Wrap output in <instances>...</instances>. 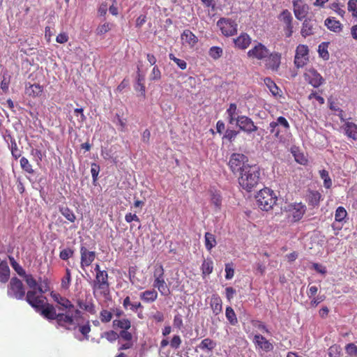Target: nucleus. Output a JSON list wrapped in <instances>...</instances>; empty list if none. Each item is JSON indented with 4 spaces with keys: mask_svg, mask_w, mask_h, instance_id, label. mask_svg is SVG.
Masks as SVG:
<instances>
[{
    "mask_svg": "<svg viewBox=\"0 0 357 357\" xmlns=\"http://www.w3.org/2000/svg\"><path fill=\"white\" fill-rule=\"evenodd\" d=\"M50 296L53 301L59 305V310L61 312L56 313L55 307L53 318H47L49 321L55 320L57 327L68 331H75L77 327V319L82 317V312L79 309H75L73 303L66 297L60 294L52 291Z\"/></svg>",
    "mask_w": 357,
    "mask_h": 357,
    "instance_id": "nucleus-1",
    "label": "nucleus"
},
{
    "mask_svg": "<svg viewBox=\"0 0 357 357\" xmlns=\"http://www.w3.org/2000/svg\"><path fill=\"white\" fill-rule=\"evenodd\" d=\"M25 295L26 301L40 315L45 319L53 318L54 316V305L49 303H45L42 296L37 295L36 289L29 290Z\"/></svg>",
    "mask_w": 357,
    "mask_h": 357,
    "instance_id": "nucleus-2",
    "label": "nucleus"
},
{
    "mask_svg": "<svg viewBox=\"0 0 357 357\" xmlns=\"http://www.w3.org/2000/svg\"><path fill=\"white\" fill-rule=\"evenodd\" d=\"M260 171L257 165H250L243 169L238 178L240 186L247 192H251L259 183Z\"/></svg>",
    "mask_w": 357,
    "mask_h": 357,
    "instance_id": "nucleus-3",
    "label": "nucleus"
},
{
    "mask_svg": "<svg viewBox=\"0 0 357 357\" xmlns=\"http://www.w3.org/2000/svg\"><path fill=\"white\" fill-rule=\"evenodd\" d=\"M255 198L259 208L266 211L271 210L278 200L274 192L268 188L260 190Z\"/></svg>",
    "mask_w": 357,
    "mask_h": 357,
    "instance_id": "nucleus-4",
    "label": "nucleus"
},
{
    "mask_svg": "<svg viewBox=\"0 0 357 357\" xmlns=\"http://www.w3.org/2000/svg\"><path fill=\"white\" fill-rule=\"evenodd\" d=\"M153 277V287L158 289L160 294L163 296L170 294V289L165 280V271L161 264L155 268Z\"/></svg>",
    "mask_w": 357,
    "mask_h": 357,
    "instance_id": "nucleus-5",
    "label": "nucleus"
},
{
    "mask_svg": "<svg viewBox=\"0 0 357 357\" xmlns=\"http://www.w3.org/2000/svg\"><path fill=\"white\" fill-rule=\"evenodd\" d=\"M290 128L288 121L284 116H279L276 121L269 124V131L275 138L282 139L283 132H287Z\"/></svg>",
    "mask_w": 357,
    "mask_h": 357,
    "instance_id": "nucleus-6",
    "label": "nucleus"
},
{
    "mask_svg": "<svg viewBox=\"0 0 357 357\" xmlns=\"http://www.w3.org/2000/svg\"><path fill=\"white\" fill-rule=\"evenodd\" d=\"M248 162V159L246 155L243 153H234L231 155L228 165L230 170L234 174H236L237 172H241L243 169L250 165Z\"/></svg>",
    "mask_w": 357,
    "mask_h": 357,
    "instance_id": "nucleus-7",
    "label": "nucleus"
},
{
    "mask_svg": "<svg viewBox=\"0 0 357 357\" xmlns=\"http://www.w3.org/2000/svg\"><path fill=\"white\" fill-rule=\"evenodd\" d=\"M7 294L11 298L22 300L26 294L22 282L16 277L12 278L8 285Z\"/></svg>",
    "mask_w": 357,
    "mask_h": 357,
    "instance_id": "nucleus-8",
    "label": "nucleus"
},
{
    "mask_svg": "<svg viewBox=\"0 0 357 357\" xmlns=\"http://www.w3.org/2000/svg\"><path fill=\"white\" fill-rule=\"evenodd\" d=\"M306 209V206L302 202H294L287 206L286 211L289 213V217L291 218V221L296 222L302 219Z\"/></svg>",
    "mask_w": 357,
    "mask_h": 357,
    "instance_id": "nucleus-9",
    "label": "nucleus"
},
{
    "mask_svg": "<svg viewBox=\"0 0 357 357\" xmlns=\"http://www.w3.org/2000/svg\"><path fill=\"white\" fill-rule=\"evenodd\" d=\"M93 290H99L100 293L105 294L109 291V283L108 281V273L107 271L96 275L95 279L91 284Z\"/></svg>",
    "mask_w": 357,
    "mask_h": 357,
    "instance_id": "nucleus-10",
    "label": "nucleus"
},
{
    "mask_svg": "<svg viewBox=\"0 0 357 357\" xmlns=\"http://www.w3.org/2000/svg\"><path fill=\"white\" fill-rule=\"evenodd\" d=\"M217 26L225 36H233L237 32V24L230 19L220 18L217 22Z\"/></svg>",
    "mask_w": 357,
    "mask_h": 357,
    "instance_id": "nucleus-11",
    "label": "nucleus"
},
{
    "mask_svg": "<svg viewBox=\"0 0 357 357\" xmlns=\"http://www.w3.org/2000/svg\"><path fill=\"white\" fill-rule=\"evenodd\" d=\"M304 79L314 88H318L324 82L323 77L314 68H307L303 74Z\"/></svg>",
    "mask_w": 357,
    "mask_h": 357,
    "instance_id": "nucleus-12",
    "label": "nucleus"
},
{
    "mask_svg": "<svg viewBox=\"0 0 357 357\" xmlns=\"http://www.w3.org/2000/svg\"><path fill=\"white\" fill-rule=\"evenodd\" d=\"M308 47L305 45H298L296 50L294 64L298 68H303L308 61Z\"/></svg>",
    "mask_w": 357,
    "mask_h": 357,
    "instance_id": "nucleus-13",
    "label": "nucleus"
},
{
    "mask_svg": "<svg viewBox=\"0 0 357 357\" xmlns=\"http://www.w3.org/2000/svg\"><path fill=\"white\" fill-rule=\"evenodd\" d=\"M269 52L264 45L258 43L248 52V56L257 60H264L268 56Z\"/></svg>",
    "mask_w": 357,
    "mask_h": 357,
    "instance_id": "nucleus-14",
    "label": "nucleus"
},
{
    "mask_svg": "<svg viewBox=\"0 0 357 357\" xmlns=\"http://www.w3.org/2000/svg\"><path fill=\"white\" fill-rule=\"evenodd\" d=\"M278 19L280 22L285 24L284 31L286 37H291L294 31L292 24L293 17L290 11H289L287 9L282 10V13L279 15Z\"/></svg>",
    "mask_w": 357,
    "mask_h": 357,
    "instance_id": "nucleus-15",
    "label": "nucleus"
},
{
    "mask_svg": "<svg viewBox=\"0 0 357 357\" xmlns=\"http://www.w3.org/2000/svg\"><path fill=\"white\" fill-rule=\"evenodd\" d=\"M236 121L239 128L247 133H252L257 130V127L253 121L246 116H237Z\"/></svg>",
    "mask_w": 357,
    "mask_h": 357,
    "instance_id": "nucleus-16",
    "label": "nucleus"
},
{
    "mask_svg": "<svg viewBox=\"0 0 357 357\" xmlns=\"http://www.w3.org/2000/svg\"><path fill=\"white\" fill-rule=\"evenodd\" d=\"M96 254L89 250L84 245L80 246V266L82 268L89 267L95 260Z\"/></svg>",
    "mask_w": 357,
    "mask_h": 357,
    "instance_id": "nucleus-17",
    "label": "nucleus"
},
{
    "mask_svg": "<svg viewBox=\"0 0 357 357\" xmlns=\"http://www.w3.org/2000/svg\"><path fill=\"white\" fill-rule=\"evenodd\" d=\"M292 3L296 18L298 20H302L308 13V6L303 0H293Z\"/></svg>",
    "mask_w": 357,
    "mask_h": 357,
    "instance_id": "nucleus-18",
    "label": "nucleus"
},
{
    "mask_svg": "<svg viewBox=\"0 0 357 357\" xmlns=\"http://www.w3.org/2000/svg\"><path fill=\"white\" fill-rule=\"evenodd\" d=\"M253 343L257 349H261L265 352L272 351L274 349L273 344L260 334H257L254 336Z\"/></svg>",
    "mask_w": 357,
    "mask_h": 357,
    "instance_id": "nucleus-19",
    "label": "nucleus"
},
{
    "mask_svg": "<svg viewBox=\"0 0 357 357\" xmlns=\"http://www.w3.org/2000/svg\"><path fill=\"white\" fill-rule=\"evenodd\" d=\"M281 54L278 52H269L268 56L265 59L266 68L272 71H278L280 65Z\"/></svg>",
    "mask_w": 357,
    "mask_h": 357,
    "instance_id": "nucleus-20",
    "label": "nucleus"
},
{
    "mask_svg": "<svg viewBox=\"0 0 357 357\" xmlns=\"http://www.w3.org/2000/svg\"><path fill=\"white\" fill-rule=\"evenodd\" d=\"M347 216V212L343 206H338L335 213V222L333 223L332 227L333 229L340 230L342 227L343 223L345 222V219Z\"/></svg>",
    "mask_w": 357,
    "mask_h": 357,
    "instance_id": "nucleus-21",
    "label": "nucleus"
},
{
    "mask_svg": "<svg viewBox=\"0 0 357 357\" xmlns=\"http://www.w3.org/2000/svg\"><path fill=\"white\" fill-rule=\"evenodd\" d=\"M322 199L321 192L317 190H309L307 194L306 201L309 206L313 208L317 207L319 205L320 201Z\"/></svg>",
    "mask_w": 357,
    "mask_h": 357,
    "instance_id": "nucleus-22",
    "label": "nucleus"
},
{
    "mask_svg": "<svg viewBox=\"0 0 357 357\" xmlns=\"http://www.w3.org/2000/svg\"><path fill=\"white\" fill-rule=\"evenodd\" d=\"M210 307L214 315H218L222 312V302L221 298L216 294L211 296Z\"/></svg>",
    "mask_w": 357,
    "mask_h": 357,
    "instance_id": "nucleus-23",
    "label": "nucleus"
},
{
    "mask_svg": "<svg viewBox=\"0 0 357 357\" xmlns=\"http://www.w3.org/2000/svg\"><path fill=\"white\" fill-rule=\"evenodd\" d=\"M324 25L328 28V29L335 33H340L343 29L342 23L333 17L326 18L324 21Z\"/></svg>",
    "mask_w": 357,
    "mask_h": 357,
    "instance_id": "nucleus-24",
    "label": "nucleus"
},
{
    "mask_svg": "<svg viewBox=\"0 0 357 357\" xmlns=\"http://www.w3.org/2000/svg\"><path fill=\"white\" fill-rule=\"evenodd\" d=\"M342 128L344 130V134L354 140L357 139V125L354 122L344 121Z\"/></svg>",
    "mask_w": 357,
    "mask_h": 357,
    "instance_id": "nucleus-25",
    "label": "nucleus"
},
{
    "mask_svg": "<svg viewBox=\"0 0 357 357\" xmlns=\"http://www.w3.org/2000/svg\"><path fill=\"white\" fill-rule=\"evenodd\" d=\"M43 91V86L39 84H30L28 83L25 86V93L29 96L36 98L42 94Z\"/></svg>",
    "mask_w": 357,
    "mask_h": 357,
    "instance_id": "nucleus-26",
    "label": "nucleus"
},
{
    "mask_svg": "<svg viewBox=\"0 0 357 357\" xmlns=\"http://www.w3.org/2000/svg\"><path fill=\"white\" fill-rule=\"evenodd\" d=\"M236 47L241 50H245L251 43V38L246 33H242L234 40Z\"/></svg>",
    "mask_w": 357,
    "mask_h": 357,
    "instance_id": "nucleus-27",
    "label": "nucleus"
},
{
    "mask_svg": "<svg viewBox=\"0 0 357 357\" xmlns=\"http://www.w3.org/2000/svg\"><path fill=\"white\" fill-rule=\"evenodd\" d=\"M314 33V20L307 18L303 23L301 33L302 36L307 37Z\"/></svg>",
    "mask_w": 357,
    "mask_h": 357,
    "instance_id": "nucleus-28",
    "label": "nucleus"
},
{
    "mask_svg": "<svg viewBox=\"0 0 357 357\" xmlns=\"http://www.w3.org/2000/svg\"><path fill=\"white\" fill-rule=\"evenodd\" d=\"M181 38L183 44H188L193 47L197 42V37L190 30H184L181 33Z\"/></svg>",
    "mask_w": 357,
    "mask_h": 357,
    "instance_id": "nucleus-29",
    "label": "nucleus"
},
{
    "mask_svg": "<svg viewBox=\"0 0 357 357\" xmlns=\"http://www.w3.org/2000/svg\"><path fill=\"white\" fill-rule=\"evenodd\" d=\"M211 203L214 206V210L216 212H218L221 210L222 198L220 192L217 190H211Z\"/></svg>",
    "mask_w": 357,
    "mask_h": 357,
    "instance_id": "nucleus-30",
    "label": "nucleus"
},
{
    "mask_svg": "<svg viewBox=\"0 0 357 357\" xmlns=\"http://www.w3.org/2000/svg\"><path fill=\"white\" fill-rule=\"evenodd\" d=\"M158 292L155 289L146 290L139 294L140 299L146 303L155 301L158 298Z\"/></svg>",
    "mask_w": 357,
    "mask_h": 357,
    "instance_id": "nucleus-31",
    "label": "nucleus"
},
{
    "mask_svg": "<svg viewBox=\"0 0 357 357\" xmlns=\"http://www.w3.org/2000/svg\"><path fill=\"white\" fill-rule=\"evenodd\" d=\"M77 305L82 310L89 312L91 314L96 313V305L92 301L89 302H84L82 299H78L76 301Z\"/></svg>",
    "mask_w": 357,
    "mask_h": 357,
    "instance_id": "nucleus-32",
    "label": "nucleus"
},
{
    "mask_svg": "<svg viewBox=\"0 0 357 357\" xmlns=\"http://www.w3.org/2000/svg\"><path fill=\"white\" fill-rule=\"evenodd\" d=\"M59 211L70 222L73 223L76 220V215L73 211L67 206H59Z\"/></svg>",
    "mask_w": 357,
    "mask_h": 357,
    "instance_id": "nucleus-33",
    "label": "nucleus"
},
{
    "mask_svg": "<svg viewBox=\"0 0 357 357\" xmlns=\"http://www.w3.org/2000/svg\"><path fill=\"white\" fill-rule=\"evenodd\" d=\"M8 137L10 139V149L11 151L12 156L15 160H17L18 158H20L21 157L22 151L18 147L15 139L10 135H8Z\"/></svg>",
    "mask_w": 357,
    "mask_h": 357,
    "instance_id": "nucleus-34",
    "label": "nucleus"
},
{
    "mask_svg": "<svg viewBox=\"0 0 357 357\" xmlns=\"http://www.w3.org/2000/svg\"><path fill=\"white\" fill-rule=\"evenodd\" d=\"M237 105L235 103H230L229 108L227 109V114L228 115V121L230 124L234 123L236 121V116L238 114Z\"/></svg>",
    "mask_w": 357,
    "mask_h": 357,
    "instance_id": "nucleus-35",
    "label": "nucleus"
},
{
    "mask_svg": "<svg viewBox=\"0 0 357 357\" xmlns=\"http://www.w3.org/2000/svg\"><path fill=\"white\" fill-rule=\"evenodd\" d=\"M205 238V247L208 251H211L213 248L216 245V239L215 236L210 233L206 232L204 236Z\"/></svg>",
    "mask_w": 357,
    "mask_h": 357,
    "instance_id": "nucleus-36",
    "label": "nucleus"
},
{
    "mask_svg": "<svg viewBox=\"0 0 357 357\" xmlns=\"http://www.w3.org/2000/svg\"><path fill=\"white\" fill-rule=\"evenodd\" d=\"M216 346V343L210 338L204 339L199 344L201 350H208L211 351Z\"/></svg>",
    "mask_w": 357,
    "mask_h": 357,
    "instance_id": "nucleus-37",
    "label": "nucleus"
},
{
    "mask_svg": "<svg viewBox=\"0 0 357 357\" xmlns=\"http://www.w3.org/2000/svg\"><path fill=\"white\" fill-rule=\"evenodd\" d=\"M139 68H138V75H137V84L135 86V90L137 91L141 92V95L144 97L145 96V91L146 88L144 84V75H142L139 74Z\"/></svg>",
    "mask_w": 357,
    "mask_h": 357,
    "instance_id": "nucleus-38",
    "label": "nucleus"
},
{
    "mask_svg": "<svg viewBox=\"0 0 357 357\" xmlns=\"http://www.w3.org/2000/svg\"><path fill=\"white\" fill-rule=\"evenodd\" d=\"M328 357H341L342 350L340 345L334 344L328 349Z\"/></svg>",
    "mask_w": 357,
    "mask_h": 357,
    "instance_id": "nucleus-39",
    "label": "nucleus"
},
{
    "mask_svg": "<svg viewBox=\"0 0 357 357\" xmlns=\"http://www.w3.org/2000/svg\"><path fill=\"white\" fill-rule=\"evenodd\" d=\"M344 6L339 2H333L330 4L329 8L337 13L342 18L344 17L346 11L344 10Z\"/></svg>",
    "mask_w": 357,
    "mask_h": 357,
    "instance_id": "nucleus-40",
    "label": "nucleus"
},
{
    "mask_svg": "<svg viewBox=\"0 0 357 357\" xmlns=\"http://www.w3.org/2000/svg\"><path fill=\"white\" fill-rule=\"evenodd\" d=\"M225 316L231 325L234 326L238 323L236 313L231 307L228 306L226 307Z\"/></svg>",
    "mask_w": 357,
    "mask_h": 357,
    "instance_id": "nucleus-41",
    "label": "nucleus"
},
{
    "mask_svg": "<svg viewBox=\"0 0 357 357\" xmlns=\"http://www.w3.org/2000/svg\"><path fill=\"white\" fill-rule=\"evenodd\" d=\"M71 282V272L68 268H66V274L61 279V287L63 289H68Z\"/></svg>",
    "mask_w": 357,
    "mask_h": 357,
    "instance_id": "nucleus-42",
    "label": "nucleus"
},
{
    "mask_svg": "<svg viewBox=\"0 0 357 357\" xmlns=\"http://www.w3.org/2000/svg\"><path fill=\"white\" fill-rule=\"evenodd\" d=\"M213 263L211 259L208 258L205 259L202 264V273L204 275H209L212 273L213 269Z\"/></svg>",
    "mask_w": 357,
    "mask_h": 357,
    "instance_id": "nucleus-43",
    "label": "nucleus"
},
{
    "mask_svg": "<svg viewBox=\"0 0 357 357\" xmlns=\"http://www.w3.org/2000/svg\"><path fill=\"white\" fill-rule=\"evenodd\" d=\"M113 324L114 326L121 328V331L128 330L131 327V323L128 319H116L113 321Z\"/></svg>",
    "mask_w": 357,
    "mask_h": 357,
    "instance_id": "nucleus-44",
    "label": "nucleus"
},
{
    "mask_svg": "<svg viewBox=\"0 0 357 357\" xmlns=\"http://www.w3.org/2000/svg\"><path fill=\"white\" fill-rule=\"evenodd\" d=\"M20 167L21 168L28 174H33L34 173V170L32 167V165L29 163L28 159L25 157H22L20 158Z\"/></svg>",
    "mask_w": 357,
    "mask_h": 357,
    "instance_id": "nucleus-45",
    "label": "nucleus"
},
{
    "mask_svg": "<svg viewBox=\"0 0 357 357\" xmlns=\"http://www.w3.org/2000/svg\"><path fill=\"white\" fill-rule=\"evenodd\" d=\"M114 24L110 22H105L102 24H100L96 29V34L99 36H102L107 32H109Z\"/></svg>",
    "mask_w": 357,
    "mask_h": 357,
    "instance_id": "nucleus-46",
    "label": "nucleus"
},
{
    "mask_svg": "<svg viewBox=\"0 0 357 357\" xmlns=\"http://www.w3.org/2000/svg\"><path fill=\"white\" fill-rule=\"evenodd\" d=\"M22 277L24 278L26 283L29 286V288L32 289L31 290L37 289L38 288V283L36 280L33 277L31 274H26L22 275Z\"/></svg>",
    "mask_w": 357,
    "mask_h": 357,
    "instance_id": "nucleus-47",
    "label": "nucleus"
},
{
    "mask_svg": "<svg viewBox=\"0 0 357 357\" xmlns=\"http://www.w3.org/2000/svg\"><path fill=\"white\" fill-rule=\"evenodd\" d=\"M223 54V50L220 47L213 46L209 49L208 54L213 59H220Z\"/></svg>",
    "mask_w": 357,
    "mask_h": 357,
    "instance_id": "nucleus-48",
    "label": "nucleus"
},
{
    "mask_svg": "<svg viewBox=\"0 0 357 357\" xmlns=\"http://www.w3.org/2000/svg\"><path fill=\"white\" fill-rule=\"evenodd\" d=\"M320 177L324 180V185L326 188L329 189L332 186V181L329 176L328 171L322 169L319 171Z\"/></svg>",
    "mask_w": 357,
    "mask_h": 357,
    "instance_id": "nucleus-49",
    "label": "nucleus"
},
{
    "mask_svg": "<svg viewBox=\"0 0 357 357\" xmlns=\"http://www.w3.org/2000/svg\"><path fill=\"white\" fill-rule=\"evenodd\" d=\"M79 319H77V321ZM77 328H79V331L83 335L84 338L88 340L89 338V334L91 332V326L89 324V321H87L86 324L81 326H79V324L77 323Z\"/></svg>",
    "mask_w": 357,
    "mask_h": 357,
    "instance_id": "nucleus-50",
    "label": "nucleus"
},
{
    "mask_svg": "<svg viewBox=\"0 0 357 357\" xmlns=\"http://www.w3.org/2000/svg\"><path fill=\"white\" fill-rule=\"evenodd\" d=\"M345 351L350 357H357V346L354 343H349L345 347Z\"/></svg>",
    "mask_w": 357,
    "mask_h": 357,
    "instance_id": "nucleus-51",
    "label": "nucleus"
},
{
    "mask_svg": "<svg viewBox=\"0 0 357 357\" xmlns=\"http://www.w3.org/2000/svg\"><path fill=\"white\" fill-rule=\"evenodd\" d=\"M169 58L173 61L174 62H175L176 63V65L178 66V67L179 68H181V70H185L186 68H187V63L185 62V61L183 60V59H178L177 57L175 56V55L172 53H170L169 54Z\"/></svg>",
    "mask_w": 357,
    "mask_h": 357,
    "instance_id": "nucleus-52",
    "label": "nucleus"
},
{
    "mask_svg": "<svg viewBox=\"0 0 357 357\" xmlns=\"http://www.w3.org/2000/svg\"><path fill=\"white\" fill-rule=\"evenodd\" d=\"M74 255V250L70 248L62 250L59 253V257L61 259L67 261L68 259L72 257Z\"/></svg>",
    "mask_w": 357,
    "mask_h": 357,
    "instance_id": "nucleus-53",
    "label": "nucleus"
},
{
    "mask_svg": "<svg viewBox=\"0 0 357 357\" xmlns=\"http://www.w3.org/2000/svg\"><path fill=\"white\" fill-rule=\"evenodd\" d=\"M101 337L106 338L110 342H113L119 338V334L114 331H109L103 333Z\"/></svg>",
    "mask_w": 357,
    "mask_h": 357,
    "instance_id": "nucleus-54",
    "label": "nucleus"
},
{
    "mask_svg": "<svg viewBox=\"0 0 357 357\" xmlns=\"http://www.w3.org/2000/svg\"><path fill=\"white\" fill-rule=\"evenodd\" d=\"M347 9L351 13L353 17L357 18V0H349Z\"/></svg>",
    "mask_w": 357,
    "mask_h": 357,
    "instance_id": "nucleus-55",
    "label": "nucleus"
},
{
    "mask_svg": "<svg viewBox=\"0 0 357 357\" xmlns=\"http://www.w3.org/2000/svg\"><path fill=\"white\" fill-rule=\"evenodd\" d=\"M112 317V313L107 310H102L100 313V319L102 323L109 322Z\"/></svg>",
    "mask_w": 357,
    "mask_h": 357,
    "instance_id": "nucleus-56",
    "label": "nucleus"
},
{
    "mask_svg": "<svg viewBox=\"0 0 357 357\" xmlns=\"http://www.w3.org/2000/svg\"><path fill=\"white\" fill-rule=\"evenodd\" d=\"M181 342H182V340H181V337L178 335H175L172 337V338L169 342V344L172 349H177L178 348L180 347Z\"/></svg>",
    "mask_w": 357,
    "mask_h": 357,
    "instance_id": "nucleus-57",
    "label": "nucleus"
},
{
    "mask_svg": "<svg viewBox=\"0 0 357 357\" xmlns=\"http://www.w3.org/2000/svg\"><path fill=\"white\" fill-rule=\"evenodd\" d=\"M173 326L178 330H181L183 328V317L180 314H177L174 317Z\"/></svg>",
    "mask_w": 357,
    "mask_h": 357,
    "instance_id": "nucleus-58",
    "label": "nucleus"
},
{
    "mask_svg": "<svg viewBox=\"0 0 357 357\" xmlns=\"http://www.w3.org/2000/svg\"><path fill=\"white\" fill-rule=\"evenodd\" d=\"M252 325L255 327L258 328L259 330L269 333V331L267 328L266 326L261 321L259 320H252Z\"/></svg>",
    "mask_w": 357,
    "mask_h": 357,
    "instance_id": "nucleus-59",
    "label": "nucleus"
},
{
    "mask_svg": "<svg viewBox=\"0 0 357 357\" xmlns=\"http://www.w3.org/2000/svg\"><path fill=\"white\" fill-rule=\"evenodd\" d=\"M319 54L321 57H322L324 59H328L329 58V54L327 50V45H325V43H322L319 45Z\"/></svg>",
    "mask_w": 357,
    "mask_h": 357,
    "instance_id": "nucleus-60",
    "label": "nucleus"
},
{
    "mask_svg": "<svg viewBox=\"0 0 357 357\" xmlns=\"http://www.w3.org/2000/svg\"><path fill=\"white\" fill-rule=\"evenodd\" d=\"M225 278L227 280H231L234 275V269L233 268V264H225Z\"/></svg>",
    "mask_w": 357,
    "mask_h": 357,
    "instance_id": "nucleus-61",
    "label": "nucleus"
},
{
    "mask_svg": "<svg viewBox=\"0 0 357 357\" xmlns=\"http://www.w3.org/2000/svg\"><path fill=\"white\" fill-rule=\"evenodd\" d=\"M161 78V72L159 68L157 66H155L150 75V79L151 80H159Z\"/></svg>",
    "mask_w": 357,
    "mask_h": 357,
    "instance_id": "nucleus-62",
    "label": "nucleus"
},
{
    "mask_svg": "<svg viewBox=\"0 0 357 357\" xmlns=\"http://www.w3.org/2000/svg\"><path fill=\"white\" fill-rule=\"evenodd\" d=\"M119 338L124 341H132V335L126 331H121L119 334Z\"/></svg>",
    "mask_w": 357,
    "mask_h": 357,
    "instance_id": "nucleus-63",
    "label": "nucleus"
},
{
    "mask_svg": "<svg viewBox=\"0 0 357 357\" xmlns=\"http://www.w3.org/2000/svg\"><path fill=\"white\" fill-rule=\"evenodd\" d=\"M100 172V166L96 163H93L91 165V173L93 178V181H96L98 179V176Z\"/></svg>",
    "mask_w": 357,
    "mask_h": 357,
    "instance_id": "nucleus-64",
    "label": "nucleus"
}]
</instances>
